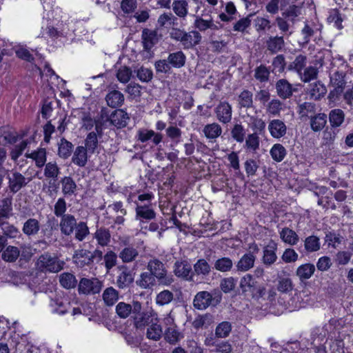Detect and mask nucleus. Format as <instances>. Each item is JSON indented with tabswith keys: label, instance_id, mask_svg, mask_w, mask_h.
<instances>
[{
	"label": "nucleus",
	"instance_id": "680f3d73",
	"mask_svg": "<svg viewBox=\"0 0 353 353\" xmlns=\"http://www.w3.org/2000/svg\"><path fill=\"white\" fill-rule=\"evenodd\" d=\"M245 135V130L241 124L236 123L231 130L232 137L239 143L243 142Z\"/></svg>",
	"mask_w": 353,
	"mask_h": 353
},
{
	"label": "nucleus",
	"instance_id": "2eb2a0df",
	"mask_svg": "<svg viewBox=\"0 0 353 353\" xmlns=\"http://www.w3.org/2000/svg\"><path fill=\"white\" fill-rule=\"evenodd\" d=\"M268 130L272 137L279 139L285 136L287 132V127L283 121L273 119L269 123Z\"/></svg>",
	"mask_w": 353,
	"mask_h": 353
},
{
	"label": "nucleus",
	"instance_id": "69168bd1",
	"mask_svg": "<svg viewBox=\"0 0 353 353\" xmlns=\"http://www.w3.org/2000/svg\"><path fill=\"white\" fill-rule=\"evenodd\" d=\"M103 260L106 270L107 272H109L113 267L117 265V255L114 252L110 250L107 252L103 256Z\"/></svg>",
	"mask_w": 353,
	"mask_h": 353
},
{
	"label": "nucleus",
	"instance_id": "393cba45",
	"mask_svg": "<svg viewBox=\"0 0 353 353\" xmlns=\"http://www.w3.org/2000/svg\"><path fill=\"white\" fill-rule=\"evenodd\" d=\"M88 150L83 146H77L74 152L72 161L79 167H84L88 161Z\"/></svg>",
	"mask_w": 353,
	"mask_h": 353
},
{
	"label": "nucleus",
	"instance_id": "603ef678",
	"mask_svg": "<svg viewBox=\"0 0 353 353\" xmlns=\"http://www.w3.org/2000/svg\"><path fill=\"white\" fill-rule=\"evenodd\" d=\"M151 313L143 312L137 316H134V325L138 329H141L152 322Z\"/></svg>",
	"mask_w": 353,
	"mask_h": 353
},
{
	"label": "nucleus",
	"instance_id": "f3484780",
	"mask_svg": "<svg viewBox=\"0 0 353 353\" xmlns=\"http://www.w3.org/2000/svg\"><path fill=\"white\" fill-rule=\"evenodd\" d=\"M138 140L142 143L146 142L152 138V143L154 145L160 143L163 139V135L160 133H156L152 130L141 129L138 132Z\"/></svg>",
	"mask_w": 353,
	"mask_h": 353
},
{
	"label": "nucleus",
	"instance_id": "f257e3e1",
	"mask_svg": "<svg viewBox=\"0 0 353 353\" xmlns=\"http://www.w3.org/2000/svg\"><path fill=\"white\" fill-rule=\"evenodd\" d=\"M222 296L219 288H214L211 292L200 291L193 299V306L199 310H205L209 307H216L221 303Z\"/></svg>",
	"mask_w": 353,
	"mask_h": 353
},
{
	"label": "nucleus",
	"instance_id": "bb28decb",
	"mask_svg": "<svg viewBox=\"0 0 353 353\" xmlns=\"http://www.w3.org/2000/svg\"><path fill=\"white\" fill-rule=\"evenodd\" d=\"M139 256V251L133 246H128L121 250L119 257L124 263L134 261Z\"/></svg>",
	"mask_w": 353,
	"mask_h": 353
},
{
	"label": "nucleus",
	"instance_id": "c03bdc74",
	"mask_svg": "<svg viewBox=\"0 0 353 353\" xmlns=\"http://www.w3.org/2000/svg\"><path fill=\"white\" fill-rule=\"evenodd\" d=\"M181 334L176 325H172L165 330V340L170 344H176L180 339Z\"/></svg>",
	"mask_w": 353,
	"mask_h": 353
},
{
	"label": "nucleus",
	"instance_id": "c9c22d12",
	"mask_svg": "<svg viewBox=\"0 0 353 353\" xmlns=\"http://www.w3.org/2000/svg\"><path fill=\"white\" fill-rule=\"evenodd\" d=\"M267 48L272 54L280 51L284 46L283 37H270L266 42Z\"/></svg>",
	"mask_w": 353,
	"mask_h": 353
},
{
	"label": "nucleus",
	"instance_id": "37998d69",
	"mask_svg": "<svg viewBox=\"0 0 353 353\" xmlns=\"http://www.w3.org/2000/svg\"><path fill=\"white\" fill-rule=\"evenodd\" d=\"M327 22L330 23H334V27L338 30H341L343 28L342 25L343 19L339 9H331L329 11Z\"/></svg>",
	"mask_w": 353,
	"mask_h": 353
},
{
	"label": "nucleus",
	"instance_id": "ea45409f",
	"mask_svg": "<svg viewBox=\"0 0 353 353\" xmlns=\"http://www.w3.org/2000/svg\"><path fill=\"white\" fill-rule=\"evenodd\" d=\"M203 132L208 139H216L219 137L222 132L221 127L216 123L206 125Z\"/></svg>",
	"mask_w": 353,
	"mask_h": 353
},
{
	"label": "nucleus",
	"instance_id": "39448f33",
	"mask_svg": "<svg viewBox=\"0 0 353 353\" xmlns=\"http://www.w3.org/2000/svg\"><path fill=\"white\" fill-rule=\"evenodd\" d=\"M8 180V188L10 191L15 194L21 188L26 187L32 178H26L21 173L14 171L7 176Z\"/></svg>",
	"mask_w": 353,
	"mask_h": 353
},
{
	"label": "nucleus",
	"instance_id": "9b49d317",
	"mask_svg": "<svg viewBox=\"0 0 353 353\" xmlns=\"http://www.w3.org/2000/svg\"><path fill=\"white\" fill-rule=\"evenodd\" d=\"M77 221L74 215L67 214L63 216L59 223L61 233L65 236L71 235L77 228Z\"/></svg>",
	"mask_w": 353,
	"mask_h": 353
},
{
	"label": "nucleus",
	"instance_id": "4468645a",
	"mask_svg": "<svg viewBox=\"0 0 353 353\" xmlns=\"http://www.w3.org/2000/svg\"><path fill=\"white\" fill-rule=\"evenodd\" d=\"M156 216L152 203H140L136 207V217L140 221L152 220Z\"/></svg>",
	"mask_w": 353,
	"mask_h": 353
},
{
	"label": "nucleus",
	"instance_id": "58836bf2",
	"mask_svg": "<svg viewBox=\"0 0 353 353\" xmlns=\"http://www.w3.org/2000/svg\"><path fill=\"white\" fill-rule=\"evenodd\" d=\"M327 123V115L325 114H318L314 117H310V128L314 131L322 130Z\"/></svg>",
	"mask_w": 353,
	"mask_h": 353
},
{
	"label": "nucleus",
	"instance_id": "a878e982",
	"mask_svg": "<svg viewBox=\"0 0 353 353\" xmlns=\"http://www.w3.org/2000/svg\"><path fill=\"white\" fill-rule=\"evenodd\" d=\"M19 256V248L13 245L6 246L1 253V259L8 263H14Z\"/></svg>",
	"mask_w": 353,
	"mask_h": 353
},
{
	"label": "nucleus",
	"instance_id": "c85d7f7f",
	"mask_svg": "<svg viewBox=\"0 0 353 353\" xmlns=\"http://www.w3.org/2000/svg\"><path fill=\"white\" fill-rule=\"evenodd\" d=\"M219 26H217L213 23L212 19H204L200 17H196L194 21V27L197 28L199 31L203 32L207 29L211 30H219L222 28V25L219 23Z\"/></svg>",
	"mask_w": 353,
	"mask_h": 353
},
{
	"label": "nucleus",
	"instance_id": "1a4fd4ad",
	"mask_svg": "<svg viewBox=\"0 0 353 353\" xmlns=\"http://www.w3.org/2000/svg\"><path fill=\"white\" fill-rule=\"evenodd\" d=\"M307 57L299 55L295 60L288 65L289 70H295L301 76L303 81H309V68H305Z\"/></svg>",
	"mask_w": 353,
	"mask_h": 353
},
{
	"label": "nucleus",
	"instance_id": "49530a36",
	"mask_svg": "<svg viewBox=\"0 0 353 353\" xmlns=\"http://www.w3.org/2000/svg\"><path fill=\"white\" fill-rule=\"evenodd\" d=\"M280 237L285 243L290 245L296 244L299 240L298 235L296 232L288 228H284L281 231Z\"/></svg>",
	"mask_w": 353,
	"mask_h": 353
},
{
	"label": "nucleus",
	"instance_id": "412c9836",
	"mask_svg": "<svg viewBox=\"0 0 353 353\" xmlns=\"http://www.w3.org/2000/svg\"><path fill=\"white\" fill-rule=\"evenodd\" d=\"M157 281V279L148 271L141 273L139 279L136 281V284L142 289H151L156 285Z\"/></svg>",
	"mask_w": 353,
	"mask_h": 353
},
{
	"label": "nucleus",
	"instance_id": "bf43d9fd",
	"mask_svg": "<svg viewBox=\"0 0 353 353\" xmlns=\"http://www.w3.org/2000/svg\"><path fill=\"white\" fill-rule=\"evenodd\" d=\"M132 71L130 68L127 66H121L117 72V79L123 83H127L131 79Z\"/></svg>",
	"mask_w": 353,
	"mask_h": 353
},
{
	"label": "nucleus",
	"instance_id": "a19ab883",
	"mask_svg": "<svg viewBox=\"0 0 353 353\" xmlns=\"http://www.w3.org/2000/svg\"><path fill=\"white\" fill-rule=\"evenodd\" d=\"M94 237L100 245L106 246L110 241L111 234L108 229L100 228L96 230Z\"/></svg>",
	"mask_w": 353,
	"mask_h": 353
},
{
	"label": "nucleus",
	"instance_id": "b1692460",
	"mask_svg": "<svg viewBox=\"0 0 353 353\" xmlns=\"http://www.w3.org/2000/svg\"><path fill=\"white\" fill-rule=\"evenodd\" d=\"M258 285V282L250 274H247L241 279L240 288L243 293L252 294Z\"/></svg>",
	"mask_w": 353,
	"mask_h": 353
},
{
	"label": "nucleus",
	"instance_id": "e2e57ef3",
	"mask_svg": "<svg viewBox=\"0 0 353 353\" xmlns=\"http://www.w3.org/2000/svg\"><path fill=\"white\" fill-rule=\"evenodd\" d=\"M16 56L24 61L33 63L34 58L28 49L23 46H16L14 48Z\"/></svg>",
	"mask_w": 353,
	"mask_h": 353
},
{
	"label": "nucleus",
	"instance_id": "aec40b11",
	"mask_svg": "<svg viewBox=\"0 0 353 353\" xmlns=\"http://www.w3.org/2000/svg\"><path fill=\"white\" fill-rule=\"evenodd\" d=\"M256 256L252 254H244L236 264V271L246 272L254 267Z\"/></svg>",
	"mask_w": 353,
	"mask_h": 353
},
{
	"label": "nucleus",
	"instance_id": "f03ea898",
	"mask_svg": "<svg viewBox=\"0 0 353 353\" xmlns=\"http://www.w3.org/2000/svg\"><path fill=\"white\" fill-rule=\"evenodd\" d=\"M65 263L54 254L46 252L41 254L36 262V267L41 272L57 273L63 268Z\"/></svg>",
	"mask_w": 353,
	"mask_h": 353
},
{
	"label": "nucleus",
	"instance_id": "338daca9",
	"mask_svg": "<svg viewBox=\"0 0 353 353\" xmlns=\"http://www.w3.org/2000/svg\"><path fill=\"white\" fill-rule=\"evenodd\" d=\"M270 70L264 65H261L255 69L254 77L260 82H266L269 80Z\"/></svg>",
	"mask_w": 353,
	"mask_h": 353
},
{
	"label": "nucleus",
	"instance_id": "0e129e2a",
	"mask_svg": "<svg viewBox=\"0 0 353 353\" xmlns=\"http://www.w3.org/2000/svg\"><path fill=\"white\" fill-rule=\"evenodd\" d=\"M173 293L168 290H165L157 294L156 302L159 305H164L170 303L173 300Z\"/></svg>",
	"mask_w": 353,
	"mask_h": 353
},
{
	"label": "nucleus",
	"instance_id": "7c9ffc66",
	"mask_svg": "<svg viewBox=\"0 0 353 353\" xmlns=\"http://www.w3.org/2000/svg\"><path fill=\"white\" fill-rule=\"evenodd\" d=\"M345 120V113L341 109H333L329 113V121L332 128L340 127Z\"/></svg>",
	"mask_w": 353,
	"mask_h": 353
},
{
	"label": "nucleus",
	"instance_id": "8fccbe9b",
	"mask_svg": "<svg viewBox=\"0 0 353 353\" xmlns=\"http://www.w3.org/2000/svg\"><path fill=\"white\" fill-rule=\"evenodd\" d=\"M147 337L154 341L159 340L163 335V330L161 325L157 323H152L147 330Z\"/></svg>",
	"mask_w": 353,
	"mask_h": 353
},
{
	"label": "nucleus",
	"instance_id": "5fc2aeb1",
	"mask_svg": "<svg viewBox=\"0 0 353 353\" xmlns=\"http://www.w3.org/2000/svg\"><path fill=\"white\" fill-rule=\"evenodd\" d=\"M232 331V325L229 321H223L215 329V335L218 338H226Z\"/></svg>",
	"mask_w": 353,
	"mask_h": 353
},
{
	"label": "nucleus",
	"instance_id": "e433bc0d",
	"mask_svg": "<svg viewBox=\"0 0 353 353\" xmlns=\"http://www.w3.org/2000/svg\"><path fill=\"white\" fill-rule=\"evenodd\" d=\"M213 322V316L210 313L197 316L192 322V326L198 330L201 327H208Z\"/></svg>",
	"mask_w": 353,
	"mask_h": 353
},
{
	"label": "nucleus",
	"instance_id": "a18cd8bd",
	"mask_svg": "<svg viewBox=\"0 0 353 353\" xmlns=\"http://www.w3.org/2000/svg\"><path fill=\"white\" fill-rule=\"evenodd\" d=\"M62 183V192L64 195H72L74 194L77 185L74 181L70 176H65L61 181Z\"/></svg>",
	"mask_w": 353,
	"mask_h": 353
},
{
	"label": "nucleus",
	"instance_id": "864d4df0",
	"mask_svg": "<svg viewBox=\"0 0 353 353\" xmlns=\"http://www.w3.org/2000/svg\"><path fill=\"white\" fill-rule=\"evenodd\" d=\"M245 148L255 152L259 148V137L256 132L250 134L245 139Z\"/></svg>",
	"mask_w": 353,
	"mask_h": 353
},
{
	"label": "nucleus",
	"instance_id": "473e14b6",
	"mask_svg": "<svg viewBox=\"0 0 353 353\" xmlns=\"http://www.w3.org/2000/svg\"><path fill=\"white\" fill-rule=\"evenodd\" d=\"M327 93L325 85L318 81L314 83H310V99L318 100L323 97Z\"/></svg>",
	"mask_w": 353,
	"mask_h": 353
},
{
	"label": "nucleus",
	"instance_id": "3c124183",
	"mask_svg": "<svg viewBox=\"0 0 353 353\" xmlns=\"http://www.w3.org/2000/svg\"><path fill=\"white\" fill-rule=\"evenodd\" d=\"M236 282L237 280L232 276L223 278L220 281L219 290L225 294L230 293L234 290Z\"/></svg>",
	"mask_w": 353,
	"mask_h": 353
},
{
	"label": "nucleus",
	"instance_id": "cd10ccee",
	"mask_svg": "<svg viewBox=\"0 0 353 353\" xmlns=\"http://www.w3.org/2000/svg\"><path fill=\"white\" fill-rule=\"evenodd\" d=\"M186 57L182 51H177L175 52L170 53L168 57V62L170 66L181 68L185 64Z\"/></svg>",
	"mask_w": 353,
	"mask_h": 353
},
{
	"label": "nucleus",
	"instance_id": "6e6d98bb",
	"mask_svg": "<svg viewBox=\"0 0 353 353\" xmlns=\"http://www.w3.org/2000/svg\"><path fill=\"white\" fill-rule=\"evenodd\" d=\"M99 144L97 135L95 132L88 133L85 140V147L86 150L93 154Z\"/></svg>",
	"mask_w": 353,
	"mask_h": 353
},
{
	"label": "nucleus",
	"instance_id": "6e6552de",
	"mask_svg": "<svg viewBox=\"0 0 353 353\" xmlns=\"http://www.w3.org/2000/svg\"><path fill=\"white\" fill-rule=\"evenodd\" d=\"M174 274L179 278L188 281H194L192 268L187 261H177L174 263Z\"/></svg>",
	"mask_w": 353,
	"mask_h": 353
},
{
	"label": "nucleus",
	"instance_id": "72a5a7b5",
	"mask_svg": "<svg viewBox=\"0 0 353 353\" xmlns=\"http://www.w3.org/2000/svg\"><path fill=\"white\" fill-rule=\"evenodd\" d=\"M253 94L248 90H244L238 97V105L240 109L250 108L253 107Z\"/></svg>",
	"mask_w": 353,
	"mask_h": 353
},
{
	"label": "nucleus",
	"instance_id": "dca6fc26",
	"mask_svg": "<svg viewBox=\"0 0 353 353\" xmlns=\"http://www.w3.org/2000/svg\"><path fill=\"white\" fill-rule=\"evenodd\" d=\"M72 259L77 265L81 268L92 264L90 252L87 250L81 249L76 250Z\"/></svg>",
	"mask_w": 353,
	"mask_h": 353
},
{
	"label": "nucleus",
	"instance_id": "ddd939ff",
	"mask_svg": "<svg viewBox=\"0 0 353 353\" xmlns=\"http://www.w3.org/2000/svg\"><path fill=\"white\" fill-rule=\"evenodd\" d=\"M277 245L273 241H271L268 245L264 247L263 250L262 263L266 266H271L277 260L276 251Z\"/></svg>",
	"mask_w": 353,
	"mask_h": 353
},
{
	"label": "nucleus",
	"instance_id": "052dcab7",
	"mask_svg": "<svg viewBox=\"0 0 353 353\" xmlns=\"http://www.w3.org/2000/svg\"><path fill=\"white\" fill-rule=\"evenodd\" d=\"M75 230V238L79 241H82L90 233L87 223L83 221L77 223Z\"/></svg>",
	"mask_w": 353,
	"mask_h": 353
},
{
	"label": "nucleus",
	"instance_id": "774afa93",
	"mask_svg": "<svg viewBox=\"0 0 353 353\" xmlns=\"http://www.w3.org/2000/svg\"><path fill=\"white\" fill-rule=\"evenodd\" d=\"M116 312L121 319H125L131 314L130 304L119 302L116 306Z\"/></svg>",
	"mask_w": 353,
	"mask_h": 353
},
{
	"label": "nucleus",
	"instance_id": "a211bd4d",
	"mask_svg": "<svg viewBox=\"0 0 353 353\" xmlns=\"http://www.w3.org/2000/svg\"><path fill=\"white\" fill-rule=\"evenodd\" d=\"M210 265L204 259H200L194 264L192 273L194 276H201L202 278L207 277L211 272Z\"/></svg>",
	"mask_w": 353,
	"mask_h": 353
},
{
	"label": "nucleus",
	"instance_id": "4c0bfd02",
	"mask_svg": "<svg viewBox=\"0 0 353 353\" xmlns=\"http://www.w3.org/2000/svg\"><path fill=\"white\" fill-rule=\"evenodd\" d=\"M103 299L108 306H112L119 299V292L113 287L107 288L103 293Z\"/></svg>",
	"mask_w": 353,
	"mask_h": 353
},
{
	"label": "nucleus",
	"instance_id": "423d86ee",
	"mask_svg": "<svg viewBox=\"0 0 353 353\" xmlns=\"http://www.w3.org/2000/svg\"><path fill=\"white\" fill-rule=\"evenodd\" d=\"M102 288V283L97 279L83 278L79 283L78 290L79 294H95L99 293Z\"/></svg>",
	"mask_w": 353,
	"mask_h": 353
},
{
	"label": "nucleus",
	"instance_id": "6ab92c4d",
	"mask_svg": "<svg viewBox=\"0 0 353 353\" xmlns=\"http://www.w3.org/2000/svg\"><path fill=\"white\" fill-rule=\"evenodd\" d=\"M41 229V224L39 220L34 218H30L26 220L23 225L22 231L28 236H36Z\"/></svg>",
	"mask_w": 353,
	"mask_h": 353
},
{
	"label": "nucleus",
	"instance_id": "5701e85b",
	"mask_svg": "<svg viewBox=\"0 0 353 353\" xmlns=\"http://www.w3.org/2000/svg\"><path fill=\"white\" fill-rule=\"evenodd\" d=\"M276 89L278 95L283 99L290 98L294 91L292 85L284 79H280L276 82Z\"/></svg>",
	"mask_w": 353,
	"mask_h": 353
},
{
	"label": "nucleus",
	"instance_id": "4be33fe9",
	"mask_svg": "<svg viewBox=\"0 0 353 353\" xmlns=\"http://www.w3.org/2000/svg\"><path fill=\"white\" fill-rule=\"evenodd\" d=\"M157 32L149 29H144L142 32V43L143 49L150 51L157 43Z\"/></svg>",
	"mask_w": 353,
	"mask_h": 353
},
{
	"label": "nucleus",
	"instance_id": "0eeeda50",
	"mask_svg": "<svg viewBox=\"0 0 353 353\" xmlns=\"http://www.w3.org/2000/svg\"><path fill=\"white\" fill-rule=\"evenodd\" d=\"M119 274L117 278L116 284L119 289L128 288L133 282L134 273L125 265H121L117 267Z\"/></svg>",
	"mask_w": 353,
	"mask_h": 353
},
{
	"label": "nucleus",
	"instance_id": "9d476101",
	"mask_svg": "<svg viewBox=\"0 0 353 353\" xmlns=\"http://www.w3.org/2000/svg\"><path fill=\"white\" fill-rule=\"evenodd\" d=\"M130 117L128 113L122 109L114 110L108 118V121L118 129L125 128L128 125V121Z\"/></svg>",
	"mask_w": 353,
	"mask_h": 353
},
{
	"label": "nucleus",
	"instance_id": "09e8293b",
	"mask_svg": "<svg viewBox=\"0 0 353 353\" xmlns=\"http://www.w3.org/2000/svg\"><path fill=\"white\" fill-rule=\"evenodd\" d=\"M293 283L290 277L278 276L277 290L282 293H288L293 290Z\"/></svg>",
	"mask_w": 353,
	"mask_h": 353
},
{
	"label": "nucleus",
	"instance_id": "f704fd0d",
	"mask_svg": "<svg viewBox=\"0 0 353 353\" xmlns=\"http://www.w3.org/2000/svg\"><path fill=\"white\" fill-rule=\"evenodd\" d=\"M232 260L226 256L216 259L214 263V268L221 272H230L233 268Z\"/></svg>",
	"mask_w": 353,
	"mask_h": 353
},
{
	"label": "nucleus",
	"instance_id": "20e7f679",
	"mask_svg": "<svg viewBox=\"0 0 353 353\" xmlns=\"http://www.w3.org/2000/svg\"><path fill=\"white\" fill-rule=\"evenodd\" d=\"M299 282L296 288V295L301 298L307 297L306 294L309 285V263H305L299 266L296 272Z\"/></svg>",
	"mask_w": 353,
	"mask_h": 353
},
{
	"label": "nucleus",
	"instance_id": "c756f323",
	"mask_svg": "<svg viewBox=\"0 0 353 353\" xmlns=\"http://www.w3.org/2000/svg\"><path fill=\"white\" fill-rule=\"evenodd\" d=\"M105 99L110 107L118 108L123 103L124 96L121 92L113 90L106 95Z\"/></svg>",
	"mask_w": 353,
	"mask_h": 353
},
{
	"label": "nucleus",
	"instance_id": "79ce46f5",
	"mask_svg": "<svg viewBox=\"0 0 353 353\" xmlns=\"http://www.w3.org/2000/svg\"><path fill=\"white\" fill-rule=\"evenodd\" d=\"M72 148V143L62 138L59 143L58 155L62 159H67L71 155Z\"/></svg>",
	"mask_w": 353,
	"mask_h": 353
},
{
	"label": "nucleus",
	"instance_id": "4d7b16f0",
	"mask_svg": "<svg viewBox=\"0 0 353 353\" xmlns=\"http://www.w3.org/2000/svg\"><path fill=\"white\" fill-rule=\"evenodd\" d=\"M44 175L47 178H51L54 181L57 180L60 173V168L56 163L49 162L45 164Z\"/></svg>",
	"mask_w": 353,
	"mask_h": 353
},
{
	"label": "nucleus",
	"instance_id": "f8f14e48",
	"mask_svg": "<svg viewBox=\"0 0 353 353\" xmlns=\"http://www.w3.org/2000/svg\"><path fill=\"white\" fill-rule=\"evenodd\" d=\"M217 119L223 123H228L232 119V107L226 101L221 102L214 109Z\"/></svg>",
	"mask_w": 353,
	"mask_h": 353
},
{
	"label": "nucleus",
	"instance_id": "13d9d810",
	"mask_svg": "<svg viewBox=\"0 0 353 353\" xmlns=\"http://www.w3.org/2000/svg\"><path fill=\"white\" fill-rule=\"evenodd\" d=\"M270 152L272 159L277 162L281 161L286 155L285 148L279 143L274 144Z\"/></svg>",
	"mask_w": 353,
	"mask_h": 353
},
{
	"label": "nucleus",
	"instance_id": "7ed1b4c3",
	"mask_svg": "<svg viewBox=\"0 0 353 353\" xmlns=\"http://www.w3.org/2000/svg\"><path fill=\"white\" fill-rule=\"evenodd\" d=\"M147 269L159 282V285H170L174 282L173 276L168 274L165 264L158 259H150Z\"/></svg>",
	"mask_w": 353,
	"mask_h": 353
},
{
	"label": "nucleus",
	"instance_id": "2f4dec72",
	"mask_svg": "<svg viewBox=\"0 0 353 353\" xmlns=\"http://www.w3.org/2000/svg\"><path fill=\"white\" fill-rule=\"evenodd\" d=\"M17 134L11 131L8 127L0 128V143L3 145L13 144L17 141Z\"/></svg>",
	"mask_w": 353,
	"mask_h": 353
},
{
	"label": "nucleus",
	"instance_id": "de8ad7c7",
	"mask_svg": "<svg viewBox=\"0 0 353 353\" xmlns=\"http://www.w3.org/2000/svg\"><path fill=\"white\" fill-rule=\"evenodd\" d=\"M59 282L63 288L70 289L77 285V280L72 274L64 272L59 276Z\"/></svg>",
	"mask_w": 353,
	"mask_h": 353
}]
</instances>
